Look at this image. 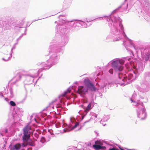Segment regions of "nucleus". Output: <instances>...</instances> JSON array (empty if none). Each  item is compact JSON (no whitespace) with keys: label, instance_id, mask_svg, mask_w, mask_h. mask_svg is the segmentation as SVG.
Instances as JSON below:
<instances>
[{"label":"nucleus","instance_id":"nucleus-1","mask_svg":"<svg viewBox=\"0 0 150 150\" xmlns=\"http://www.w3.org/2000/svg\"><path fill=\"white\" fill-rule=\"evenodd\" d=\"M31 129V127L29 125L25 126L23 129V134L22 136V139L23 141L25 143L27 142V141L30 139V135L33 134V132L30 131Z\"/></svg>","mask_w":150,"mask_h":150},{"label":"nucleus","instance_id":"nucleus-2","mask_svg":"<svg viewBox=\"0 0 150 150\" xmlns=\"http://www.w3.org/2000/svg\"><path fill=\"white\" fill-rule=\"evenodd\" d=\"M124 63V61H123L116 60L113 62L112 64V67L114 69L115 71H121L123 68L122 64Z\"/></svg>","mask_w":150,"mask_h":150},{"label":"nucleus","instance_id":"nucleus-3","mask_svg":"<svg viewBox=\"0 0 150 150\" xmlns=\"http://www.w3.org/2000/svg\"><path fill=\"white\" fill-rule=\"evenodd\" d=\"M88 89L84 88L83 86H79L78 89V92L81 95L85 94L87 92Z\"/></svg>","mask_w":150,"mask_h":150},{"label":"nucleus","instance_id":"nucleus-4","mask_svg":"<svg viewBox=\"0 0 150 150\" xmlns=\"http://www.w3.org/2000/svg\"><path fill=\"white\" fill-rule=\"evenodd\" d=\"M23 143L22 144V146L23 147H25L28 145H29L31 146H35L34 142L31 140H30V141L29 142H28V140L26 143H25L23 141Z\"/></svg>","mask_w":150,"mask_h":150},{"label":"nucleus","instance_id":"nucleus-5","mask_svg":"<svg viewBox=\"0 0 150 150\" xmlns=\"http://www.w3.org/2000/svg\"><path fill=\"white\" fill-rule=\"evenodd\" d=\"M93 147L94 149L96 150H99L100 149L105 148V146H101L100 145L97 144L93 145Z\"/></svg>","mask_w":150,"mask_h":150},{"label":"nucleus","instance_id":"nucleus-6","mask_svg":"<svg viewBox=\"0 0 150 150\" xmlns=\"http://www.w3.org/2000/svg\"><path fill=\"white\" fill-rule=\"evenodd\" d=\"M84 81L85 85L88 87L93 84L88 79H85Z\"/></svg>","mask_w":150,"mask_h":150},{"label":"nucleus","instance_id":"nucleus-7","mask_svg":"<svg viewBox=\"0 0 150 150\" xmlns=\"http://www.w3.org/2000/svg\"><path fill=\"white\" fill-rule=\"evenodd\" d=\"M71 92V89L70 88L67 89V90L64 91V92L62 94V96L63 97L65 96L68 93H69Z\"/></svg>","mask_w":150,"mask_h":150},{"label":"nucleus","instance_id":"nucleus-8","mask_svg":"<svg viewBox=\"0 0 150 150\" xmlns=\"http://www.w3.org/2000/svg\"><path fill=\"white\" fill-rule=\"evenodd\" d=\"M90 90L92 91H96L97 90H98V89H97V88L94 86V85L92 84L89 87Z\"/></svg>","mask_w":150,"mask_h":150},{"label":"nucleus","instance_id":"nucleus-9","mask_svg":"<svg viewBox=\"0 0 150 150\" xmlns=\"http://www.w3.org/2000/svg\"><path fill=\"white\" fill-rule=\"evenodd\" d=\"M19 149V144L15 145L14 147L11 149V150H18Z\"/></svg>","mask_w":150,"mask_h":150},{"label":"nucleus","instance_id":"nucleus-10","mask_svg":"<svg viewBox=\"0 0 150 150\" xmlns=\"http://www.w3.org/2000/svg\"><path fill=\"white\" fill-rule=\"evenodd\" d=\"M145 110H143V113L142 114H143L144 115V117L142 118V116L140 115V114H139L138 115V116L139 117L141 118L142 120H143L146 117V112H145Z\"/></svg>","mask_w":150,"mask_h":150},{"label":"nucleus","instance_id":"nucleus-11","mask_svg":"<svg viewBox=\"0 0 150 150\" xmlns=\"http://www.w3.org/2000/svg\"><path fill=\"white\" fill-rule=\"evenodd\" d=\"M91 106V104H89L87 107L86 110H85L86 111H89L90 109V108Z\"/></svg>","mask_w":150,"mask_h":150},{"label":"nucleus","instance_id":"nucleus-12","mask_svg":"<svg viewBox=\"0 0 150 150\" xmlns=\"http://www.w3.org/2000/svg\"><path fill=\"white\" fill-rule=\"evenodd\" d=\"M79 125V122H76L75 123V125L73 127H72V129H74L75 128L77 127V126H78Z\"/></svg>","mask_w":150,"mask_h":150},{"label":"nucleus","instance_id":"nucleus-13","mask_svg":"<svg viewBox=\"0 0 150 150\" xmlns=\"http://www.w3.org/2000/svg\"><path fill=\"white\" fill-rule=\"evenodd\" d=\"M10 104L12 106H14L16 105L14 101H10Z\"/></svg>","mask_w":150,"mask_h":150},{"label":"nucleus","instance_id":"nucleus-14","mask_svg":"<svg viewBox=\"0 0 150 150\" xmlns=\"http://www.w3.org/2000/svg\"><path fill=\"white\" fill-rule=\"evenodd\" d=\"M45 141V138L44 137H42L40 139V142L42 143H44Z\"/></svg>","mask_w":150,"mask_h":150},{"label":"nucleus","instance_id":"nucleus-15","mask_svg":"<svg viewBox=\"0 0 150 150\" xmlns=\"http://www.w3.org/2000/svg\"><path fill=\"white\" fill-rule=\"evenodd\" d=\"M109 72L111 74H112L113 73V69H110L109 71Z\"/></svg>","mask_w":150,"mask_h":150},{"label":"nucleus","instance_id":"nucleus-16","mask_svg":"<svg viewBox=\"0 0 150 150\" xmlns=\"http://www.w3.org/2000/svg\"><path fill=\"white\" fill-rule=\"evenodd\" d=\"M109 150H119L118 149H116L115 148H112L111 149H110Z\"/></svg>","mask_w":150,"mask_h":150},{"label":"nucleus","instance_id":"nucleus-17","mask_svg":"<svg viewBox=\"0 0 150 150\" xmlns=\"http://www.w3.org/2000/svg\"><path fill=\"white\" fill-rule=\"evenodd\" d=\"M5 133H7L8 132V130L7 129H5Z\"/></svg>","mask_w":150,"mask_h":150},{"label":"nucleus","instance_id":"nucleus-18","mask_svg":"<svg viewBox=\"0 0 150 150\" xmlns=\"http://www.w3.org/2000/svg\"><path fill=\"white\" fill-rule=\"evenodd\" d=\"M139 104L137 103H136V105H135L136 106H138Z\"/></svg>","mask_w":150,"mask_h":150},{"label":"nucleus","instance_id":"nucleus-19","mask_svg":"<svg viewBox=\"0 0 150 150\" xmlns=\"http://www.w3.org/2000/svg\"><path fill=\"white\" fill-rule=\"evenodd\" d=\"M119 148L121 150H124V149H122V148H120V147H119Z\"/></svg>","mask_w":150,"mask_h":150},{"label":"nucleus","instance_id":"nucleus-20","mask_svg":"<svg viewBox=\"0 0 150 150\" xmlns=\"http://www.w3.org/2000/svg\"><path fill=\"white\" fill-rule=\"evenodd\" d=\"M19 148H20V147L21 146V144H19Z\"/></svg>","mask_w":150,"mask_h":150},{"label":"nucleus","instance_id":"nucleus-21","mask_svg":"<svg viewBox=\"0 0 150 150\" xmlns=\"http://www.w3.org/2000/svg\"><path fill=\"white\" fill-rule=\"evenodd\" d=\"M98 85V83H97L96 84V86H97V85Z\"/></svg>","mask_w":150,"mask_h":150},{"label":"nucleus","instance_id":"nucleus-22","mask_svg":"<svg viewBox=\"0 0 150 150\" xmlns=\"http://www.w3.org/2000/svg\"><path fill=\"white\" fill-rule=\"evenodd\" d=\"M139 110V109H137V111H138Z\"/></svg>","mask_w":150,"mask_h":150},{"label":"nucleus","instance_id":"nucleus-23","mask_svg":"<svg viewBox=\"0 0 150 150\" xmlns=\"http://www.w3.org/2000/svg\"><path fill=\"white\" fill-rule=\"evenodd\" d=\"M95 144H96V142H95Z\"/></svg>","mask_w":150,"mask_h":150}]
</instances>
